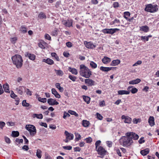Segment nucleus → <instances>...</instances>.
I'll list each match as a JSON object with an SVG mask.
<instances>
[{"label":"nucleus","mask_w":159,"mask_h":159,"mask_svg":"<svg viewBox=\"0 0 159 159\" xmlns=\"http://www.w3.org/2000/svg\"><path fill=\"white\" fill-rule=\"evenodd\" d=\"M80 75L86 78H89L92 75V72L89 69L83 64L80 66Z\"/></svg>","instance_id":"obj_1"},{"label":"nucleus","mask_w":159,"mask_h":159,"mask_svg":"<svg viewBox=\"0 0 159 159\" xmlns=\"http://www.w3.org/2000/svg\"><path fill=\"white\" fill-rule=\"evenodd\" d=\"M120 144L124 147H128L132 145L133 142L129 136H122L119 140Z\"/></svg>","instance_id":"obj_2"},{"label":"nucleus","mask_w":159,"mask_h":159,"mask_svg":"<svg viewBox=\"0 0 159 159\" xmlns=\"http://www.w3.org/2000/svg\"><path fill=\"white\" fill-rule=\"evenodd\" d=\"M11 59L13 64L16 66L17 68H20L22 67L23 61L20 55H16L12 57Z\"/></svg>","instance_id":"obj_3"},{"label":"nucleus","mask_w":159,"mask_h":159,"mask_svg":"<svg viewBox=\"0 0 159 159\" xmlns=\"http://www.w3.org/2000/svg\"><path fill=\"white\" fill-rule=\"evenodd\" d=\"M144 10L146 11L153 13L157 11L158 8L157 5H152L150 4L146 5Z\"/></svg>","instance_id":"obj_4"},{"label":"nucleus","mask_w":159,"mask_h":159,"mask_svg":"<svg viewBox=\"0 0 159 159\" xmlns=\"http://www.w3.org/2000/svg\"><path fill=\"white\" fill-rule=\"evenodd\" d=\"M25 128L29 132L31 136H33L36 134V129L34 125H26Z\"/></svg>","instance_id":"obj_5"},{"label":"nucleus","mask_w":159,"mask_h":159,"mask_svg":"<svg viewBox=\"0 0 159 159\" xmlns=\"http://www.w3.org/2000/svg\"><path fill=\"white\" fill-rule=\"evenodd\" d=\"M119 29L117 28L115 29H105L102 30L101 31L104 34H112L116 31H119Z\"/></svg>","instance_id":"obj_6"},{"label":"nucleus","mask_w":159,"mask_h":159,"mask_svg":"<svg viewBox=\"0 0 159 159\" xmlns=\"http://www.w3.org/2000/svg\"><path fill=\"white\" fill-rule=\"evenodd\" d=\"M125 135L129 136L132 139L134 140L138 139L139 137L138 134L133 132H128L125 134Z\"/></svg>","instance_id":"obj_7"},{"label":"nucleus","mask_w":159,"mask_h":159,"mask_svg":"<svg viewBox=\"0 0 159 159\" xmlns=\"http://www.w3.org/2000/svg\"><path fill=\"white\" fill-rule=\"evenodd\" d=\"M96 150L97 151L98 154L102 156L105 155L107 152L105 149L101 146H100L98 148L96 149Z\"/></svg>","instance_id":"obj_8"},{"label":"nucleus","mask_w":159,"mask_h":159,"mask_svg":"<svg viewBox=\"0 0 159 159\" xmlns=\"http://www.w3.org/2000/svg\"><path fill=\"white\" fill-rule=\"evenodd\" d=\"M121 118L123 120L124 122L125 123L129 124L131 123L132 121V119L130 117L125 115L122 116Z\"/></svg>","instance_id":"obj_9"},{"label":"nucleus","mask_w":159,"mask_h":159,"mask_svg":"<svg viewBox=\"0 0 159 159\" xmlns=\"http://www.w3.org/2000/svg\"><path fill=\"white\" fill-rule=\"evenodd\" d=\"M84 83L85 84L89 86H94L95 84V82L92 79L87 78L84 80Z\"/></svg>","instance_id":"obj_10"},{"label":"nucleus","mask_w":159,"mask_h":159,"mask_svg":"<svg viewBox=\"0 0 159 159\" xmlns=\"http://www.w3.org/2000/svg\"><path fill=\"white\" fill-rule=\"evenodd\" d=\"M73 21L71 19L67 20H63L62 21V23L66 26L70 27L72 26Z\"/></svg>","instance_id":"obj_11"},{"label":"nucleus","mask_w":159,"mask_h":159,"mask_svg":"<svg viewBox=\"0 0 159 159\" xmlns=\"http://www.w3.org/2000/svg\"><path fill=\"white\" fill-rule=\"evenodd\" d=\"M48 102L49 105L51 106L57 105L59 104L58 102L55 99L51 98L48 99Z\"/></svg>","instance_id":"obj_12"},{"label":"nucleus","mask_w":159,"mask_h":159,"mask_svg":"<svg viewBox=\"0 0 159 159\" xmlns=\"http://www.w3.org/2000/svg\"><path fill=\"white\" fill-rule=\"evenodd\" d=\"M25 89V87L23 86H19L18 88H16V90L17 93L20 95H22Z\"/></svg>","instance_id":"obj_13"},{"label":"nucleus","mask_w":159,"mask_h":159,"mask_svg":"<svg viewBox=\"0 0 159 159\" xmlns=\"http://www.w3.org/2000/svg\"><path fill=\"white\" fill-rule=\"evenodd\" d=\"M84 44L85 46L88 48H93L95 47V46L91 42H84Z\"/></svg>","instance_id":"obj_14"},{"label":"nucleus","mask_w":159,"mask_h":159,"mask_svg":"<svg viewBox=\"0 0 159 159\" xmlns=\"http://www.w3.org/2000/svg\"><path fill=\"white\" fill-rule=\"evenodd\" d=\"M42 62H45L49 65H52L54 64L53 61L49 58L43 59L42 60Z\"/></svg>","instance_id":"obj_15"},{"label":"nucleus","mask_w":159,"mask_h":159,"mask_svg":"<svg viewBox=\"0 0 159 159\" xmlns=\"http://www.w3.org/2000/svg\"><path fill=\"white\" fill-rule=\"evenodd\" d=\"M65 134L66 136V138L69 139V140H72L74 138L73 134L69 133L66 131H65Z\"/></svg>","instance_id":"obj_16"},{"label":"nucleus","mask_w":159,"mask_h":159,"mask_svg":"<svg viewBox=\"0 0 159 159\" xmlns=\"http://www.w3.org/2000/svg\"><path fill=\"white\" fill-rule=\"evenodd\" d=\"M38 46L39 48L42 49H44L47 46V43L43 40H41L40 42L38 43Z\"/></svg>","instance_id":"obj_17"},{"label":"nucleus","mask_w":159,"mask_h":159,"mask_svg":"<svg viewBox=\"0 0 159 159\" xmlns=\"http://www.w3.org/2000/svg\"><path fill=\"white\" fill-rule=\"evenodd\" d=\"M51 91L52 93L54 95L56 98H61L60 95L58 93L55 89H52Z\"/></svg>","instance_id":"obj_18"},{"label":"nucleus","mask_w":159,"mask_h":159,"mask_svg":"<svg viewBox=\"0 0 159 159\" xmlns=\"http://www.w3.org/2000/svg\"><path fill=\"white\" fill-rule=\"evenodd\" d=\"M26 57H28L30 60L34 61L35 59L36 56L33 54H32L29 53H26L25 54Z\"/></svg>","instance_id":"obj_19"},{"label":"nucleus","mask_w":159,"mask_h":159,"mask_svg":"<svg viewBox=\"0 0 159 159\" xmlns=\"http://www.w3.org/2000/svg\"><path fill=\"white\" fill-rule=\"evenodd\" d=\"M154 117L152 116H150L148 120V122L149 125L152 126L154 125L155 124L154 122Z\"/></svg>","instance_id":"obj_20"},{"label":"nucleus","mask_w":159,"mask_h":159,"mask_svg":"<svg viewBox=\"0 0 159 159\" xmlns=\"http://www.w3.org/2000/svg\"><path fill=\"white\" fill-rule=\"evenodd\" d=\"M120 60L116 59L113 60L111 63V66H115L120 63Z\"/></svg>","instance_id":"obj_21"},{"label":"nucleus","mask_w":159,"mask_h":159,"mask_svg":"<svg viewBox=\"0 0 159 159\" xmlns=\"http://www.w3.org/2000/svg\"><path fill=\"white\" fill-rule=\"evenodd\" d=\"M113 68V67H105L102 66L100 67V69L102 71L108 72L111 70Z\"/></svg>","instance_id":"obj_22"},{"label":"nucleus","mask_w":159,"mask_h":159,"mask_svg":"<svg viewBox=\"0 0 159 159\" xmlns=\"http://www.w3.org/2000/svg\"><path fill=\"white\" fill-rule=\"evenodd\" d=\"M129 91L125 90H120L118 91V95H128L129 94Z\"/></svg>","instance_id":"obj_23"},{"label":"nucleus","mask_w":159,"mask_h":159,"mask_svg":"<svg viewBox=\"0 0 159 159\" xmlns=\"http://www.w3.org/2000/svg\"><path fill=\"white\" fill-rule=\"evenodd\" d=\"M141 81V80L139 79H137L135 80L130 81L129 83L130 84H137L140 83Z\"/></svg>","instance_id":"obj_24"},{"label":"nucleus","mask_w":159,"mask_h":159,"mask_svg":"<svg viewBox=\"0 0 159 159\" xmlns=\"http://www.w3.org/2000/svg\"><path fill=\"white\" fill-rule=\"evenodd\" d=\"M9 87V84L7 83L3 85V87L4 90V91L6 93H10Z\"/></svg>","instance_id":"obj_25"},{"label":"nucleus","mask_w":159,"mask_h":159,"mask_svg":"<svg viewBox=\"0 0 159 159\" xmlns=\"http://www.w3.org/2000/svg\"><path fill=\"white\" fill-rule=\"evenodd\" d=\"M90 123L89 121L86 120H82V125L84 127H89Z\"/></svg>","instance_id":"obj_26"},{"label":"nucleus","mask_w":159,"mask_h":159,"mask_svg":"<svg viewBox=\"0 0 159 159\" xmlns=\"http://www.w3.org/2000/svg\"><path fill=\"white\" fill-rule=\"evenodd\" d=\"M111 61V59L108 57H105L102 59V62L105 64H107Z\"/></svg>","instance_id":"obj_27"},{"label":"nucleus","mask_w":159,"mask_h":159,"mask_svg":"<svg viewBox=\"0 0 159 159\" xmlns=\"http://www.w3.org/2000/svg\"><path fill=\"white\" fill-rule=\"evenodd\" d=\"M68 70L71 72L72 74L75 75H76L78 74L77 70L74 68H72L71 67H69L68 69Z\"/></svg>","instance_id":"obj_28"},{"label":"nucleus","mask_w":159,"mask_h":159,"mask_svg":"<svg viewBox=\"0 0 159 159\" xmlns=\"http://www.w3.org/2000/svg\"><path fill=\"white\" fill-rule=\"evenodd\" d=\"M20 31L23 34L27 32V28L26 26H21L20 29Z\"/></svg>","instance_id":"obj_29"},{"label":"nucleus","mask_w":159,"mask_h":159,"mask_svg":"<svg viewBox=\"0 0 159 159\" xmlns=\"http://www.w3.org/2000/svg\"><path fill=\"white\" fill-rule=\"evenodd\" d=\"M54 70L56 75L59 76H62L64 74L63 71L61 70H57L55 69Z\"/></svg>","instance_id":"obj_30"},{"label":"nucleus","mask_w":159,"mask_h":159,"mask_svg":"<svg viewBox=\"0 0 159 159\" xmlns=\"http://www.w3.org/2000/svg\"><path fill=\"white\" fill-rule=\"evenodd\" d=\"M149 152V149L148 148H146L141 150L140 151V153L143 156H145Z\"/></svg>","instance_id":"obj_31"},{"label":"nucleus","mask_w":159,"mask_h":159,"mask_svg":"<svg viewBox=\"0 0 159 159\" xmlns=\"http://www.w3.org/2000/svg\"><path fill=\"white\" fill-rule=\"evenodd\" d=\"M140 30L145 32H147L149 31V28L146 25L142 26L140 27Z\"/></svg>","instance_id":"obj_32"},{"label":"nucleus","mask_w":159,"mask_h":159,"mask_svg":"<svg viewBox=\"0 0 159 159\" xmlns=\"http://www.w3.org/2000/svg\"><path fill=\"white\" fill-rule=\"evenodd\" d=\"M32 117L34 118L36 117L37 118L39 119H42L43 118V116L42 114H34L32 115Z\"/></svg>","instance_id":"obj_33"},{"label":"nucleus","mask_w":159,"mask_h":159,"mask_svg":"<svg viewBox=\"0 0 159 159\" xmlns=\"http://www.w3.org/2000/svg\"><path fill=\"white\" fill-rule=\"evenodd\" d=\"M36 97L38 99V100L39 101L43 103H45L47 101V99L45 98H42L39 97L38 94H37Z\"/></svg>","instance_id":"obj_34"},{"label":"nucleus","mask_w":159,"mask_h":159,"mask_svg":"<svg viewBox=\"0 0 159 159\" xmlns=\"http://www.w3.org/2000/svg\"><path fill=\"white\" fill-rule=\"evenodd\" d=\"M130 13L129 11H125L124 12V17L127 20L128 17L130 16Z\"/></svg>","instance_id":"obj_35"},{"label":"nucleus","mask_w":159,"mask_h":159,"mask_svg":"<svg viewBox=\"0 0 159 159\" xmlns=\"http://www.w3.org/2000/svg\"><path fill=\"white\" fill-rule=\"evenodd\" d=\"M83 97L84 101L87 104H88L90 103V98L89 97L85 96H83Z\"/></svg>","instance_id":"obj_36"},{"label":"nucleus","mask_w":159,"mask_h":159,"mask_svg":"<svg viewBox=\"0 0 159 159\" xmlns=\"http://www.w3.org/2000/svg\"><path fill=\"white\" fill-rule=\"evenodd\" d=\"M38 17L39 19H45L46 18V16L44 13L41 12L38 15Z\"/></svg>","instance_id":"obj_37"},{"label":"nucleus","mask_w":159,"mask_h":159,"mask_svg":"<svg viewBox=\"0 0 159 159\" xmlns=\"http://www.w3.org/2000/svg\"><path fill=\"white\" fill-rule=\"evenodd\" d=\"M51 56L54 57V58L57 61H59V58L56 53L55 52H52L51 54Z\"/></svg>","instance_id":"obj_38"},{"label":"nucleus","mask_w":159,"mask_h":159,"mask_svg":"<svg viewBox=\"0 0 159 159\" xmlns=\"http://www.w3.org/2000/svg\"><path fill=\"white\" fill-rule=\"evenodd\" d=\"M90 66L93 69H95L97 67V64L93 61H91L90 63Z\"/></svg>","instance_id":"obj_39"},{"label":"nucleus","mask_w":159,"mask_h":159,"mask_svg":"<svg viewBox=\"0 0 159 159\" xmlns=\"http://www.w3.org/2000/svg\"><path fill=\"white\" fill-rule=\"evenodd\" d=\"M19 135V132L17 131H13L12 132L11 135L12 136L14 137H18Z\"/></svg>","instance_id":"obj_40"},{"label":"nucleus","mask_w":159,"mask_h":159,"mask_svg":"<svg viewBox=\"0 0 159 159\" xmlns=\"http://www.w3.org/2000/svg\"><path fill=\"white\" fill-rule=\"evenodd\" d=\"M68 112L71 115H74L76 117H78L79 116L78 114L74 111L70 110L68 111Z\"/></svg>","instance_id":"obj_41"},{"label":"nucleus","mask_w":159,"mask_h":159,"mask_svg":"<svg viewBox=\"0 0 159 159\" xmlns=\"http://www.w3.org/2000/svg\"><path fill=\"white\" fill-rule=\"evenodd\" d=\"M58 32V29H55L52 32L51 35L53 36H56L57 35Z\"/></svg>","instance_id":"obj_42"},{"label":"nucleus","mask_w":159,"mask_h":159,"mask_svg":"<svg viewBox=\"0 0 159 159\" xmlns=\"http://www.w3.org/2000/svg\"><path fill=\"white\" fill-rule=\"evenodd\" d=\"M10 40L12 43H15L17 40V38L16 37L11 38Z\"/></svg>","instance_id":"obj_43"},{"label":"nucleus","mask_w":159,"mask_h":159,"mask_svg":"<svg viewBox=\"0 0 159 159\" xmlns=\"http://www.w3.org/2000/svg\"><path fill=\"white\" fill-rule=\"evenodd\" d=\"M22 105L23 106L28 107L30 106L29 103L26 102V100H24L22 102Z\"/></svg>","instance_id":"obj_44"},{"label":"nucleus","mask_w":159,"mask_h":159,"mask_svg":"<svg viewBox=\"0 0 159 159\" xmlns=\"http://www.w3.org/2000/svg\"><path fill=\"white\" fill-rule=\"evenodd\" d=\"M41 151L40 150H37L36 152V155L37 157L39 158L41 157Z\"/></svg>","instance_id":"obj_45"},{"label":"nucleus","mask_w":159,"mask_h":159,"mask_svg":"<svg viewBox=\"0 0 159 159\" xmlns=\"http://www.w3.org/2000/svg\"><path fill=\"white\" fill-rule=\"evenodd\" d=\"M69 113L68 112L67 113L66 111H64V112L63 116V118L64 119H66V117H70V115Z\"/></svg>","instance_id":"obj_46"},{"label":"nucleus","mask_w":159,"mask_h":159,"mask_svg":"<svg viewBox=\"0 0 159 159\" xmlns=\"http://www.w3.org/2000/svg\"><path fill=\"white\" fill-rule=\"evenodd\" d=\"M101 141L100 140H98L95 143L96 149L100 146H99L101 145Z\"/></svg>","instance_id":"obj_47"},{"label":"nucleus","mask_w":159,"mask_h":159,"mask_svg":"<svg viewBox=\"0 0 159 159\" xmlns=\"http://www.w3.org/2000/svg\"><path fill=\"white\" fill-rule=\"evenodd\" d=\"M69 79L72 80L73 81L75 82V81L77 78L75 76L72 75H70L69 76Z\"/></svg>","instance_id":"obj_48"},{"label":"nucleus","mask_w":159,"mask_h":159,"mask_svg":"<svg viewBox=\"0 0 159 159\" xmlns=\"http://www.w3.org/2000/svg\"><path fill=\"white\" fill-rule=\"evenodd\" d=\"M142 63V61H141L138 60L133 65V66H137L138 65H141Z\"/></svg>","instance_id":"obj_49"},{"label":"nucleus","mask_w":159,"mask_h":159,"mask_svg":"<svg viewBox=\"0 0 159 159\" xmlns=\"http://www.w3.org/2000/svg\"><path fill=\"white\" fill-rule=\"evenodd\" d=\"M75 135L76 136L75 139L78 141L81 139V135L78 133H75Z\"/></svg>","instance_id":"obj_50"},{"label":"nucleus","mask_w":159,"mask_h":159,"mask_svg":"<svg viewBox=\"0 0 159 159\" xmlns=\"http://www.w3.org/2000/svg\"><path fill=\"white\" fill-rule=\"evenodd\" d=\"M11 97L13 98H15L17 97V96L15 94L13 91H11V93L10 94Z\"/></svg>","instance_id":"obj_51"},{"label":"nucleus","mask_w":159,"mask_h":159,"mask_svg":"<svg viewBox=\"0 0 159 159\" xmlns=\"http://www.w3.org/2000/svg\"><path fill=\"white\" fill-rule=\"evenodd\" d=\"M86 142L87 143H90L92 141V139L91 137H89L85 139Z\"/></svg>","instance_id":"obj_52"},{"label":"nucleus","mask_w":159,"mask_h":159,"mask_svg":"<svg viewBox=\"0 0 159 159\" xmlns=\"http://www.w3.org/2000/svg\"><path fill=\"white\" fill-rule=\"evenodd\" d=\"M137 16V14H135L134 16L133 17H132L130 18H128L127 20L130 22H132L133 21V20L134 19V18H136Z\"/></svg>","instance_id":"obj_53"},{"label":"nucleus","mask_w":159,"mask_h":159,"mask_svg":"<svg viewBox=\"0 0 159 159\" xmlns=\"http://www.w3.org/2000/svg\"><path fill=\"white\" fill-rule=\"evenodd\" d=\"M44 37L46 39H48L49 40H51V36L47 34H46L44 35Z\"/></svg>","instance_id":"obj_54"},{"label":"nucleus","mask_w":159,"mask_h":159,"mask_svg":"<svg viewBox=\"0 0 159 159\" xmlns=\"http://www.w3.org/2000/svg\"><path fill=\"white\" fill-rule=\"evenodd\" d=\"M120 23V20L118 19H115V20L112 21V22H111V25L114 24L116 23L117 24H119Z\"/></svg>","instance_id":"obj_55"},{"label":"nucleus","mask_w":159,"mask_h":159,"mask_svg":"<svg viewBox=\"0 0 159 159\" xmlns=\"http://www.w3.org/2000/svg\"><path fill=\"white\" fill-rule=\"evenodd\" d=\"M96 116L97 118L100 120H102L103 118L102 116L99 113H96Z\"/></svg>","instance_id":"obj_56"},{"label":"nucleus","mask_w":159,"mask_h":159,"mask_svg":"<svg viewBox=\"0 0 159 159\" xmlns=\"http://www.w3.org/2000/svg\"><path fill=\"white\" fill-rule=\"evenodd\" d=\"M131 92L133 94L136 93L138 90L136 88H133L131 90Z\"/></svg>","instance_id":"obj_57"},{"label":"nucleus","mask_w":159,"mask_h":159,"mask_svg":"<svg viewBox=\"0 0 159 159\" xmlns=\"http://www.w3.org/2000/svg\"><path fill=\"white\" fill-rule=\"evenodd\" d=\"M99 106L101 107H104L105 106V102L103 100L101 101H100L99 103Z\"/></svg>","instance_id":"obj_58"},{"label":"nucleus","mask_w":159,"mask_h":159,"mask_svg":"<svg viewBox=\"0 0 159 159\" xmlns=\"http://www.w3.org/2000/svg\"><path fill=\"white\" fill-rule=\"evenodd\" d=\"M5 123L4 122L0 121V128L2 129L3 127L5 126Z\"/></svg>","instance_id":"obj_59"},{"label":"nucleus","mask_w":159,"mask_h":159,"mask_svg":"<svg viewBox=\"0 0 159 159\" xmlns=\"http://www.w3.org/2000/svg\"><path fill=\"white\" fill-rule=\"evenodd\" d=\"M16 142L17 143V144H18L20 143H22L23 142V140L22 139H16Z\"/></svg>","instance_id":"obj_60"},{"label":"nucleus","mask_w":159,"mask_h":159,"mask_svg":"<svg viewBox=\"0 0 159 159\" xmlns=\"http://www.w3.org/2000/svg\"><path fill=\"white\" fill-rule=\"evenodd\" d=\"M26 94L27 95H29V96H31L32 95V92L28 89H26Z\"/></svg>","instance_id":"obj_61"},{"label":"nucleus","mask_w":159,"mask_h":159,"mask_svg":"<svg viewBox=\"0 0 159 159\" xmlns=\"http://www.w3.org/2000/svg\"><path fill=\"white\" fill-rule=\"evenodd\" d=\"M4 139L5 141L7 143H10L11 140L9 138L7 137H5Z\"/></svg>","instance_id":"obj_62"},{"label":"nucleus","mask_w":159,"mask_h":159,"mask_svg":"<svg viewBox=\"0 0 159 159\" xmlns=\"http://www.w3.org/2000/svg\"><path fill=\"white\" fill-rule=\"evenodd\" d=\"M113 7L115 8H116L119 7V3L117 2H115L113 4Z\"/></svg>","instance_id":"obj_63"},{"label":"nucleus","mask_w":159,"mask_h":159,"mask_svg":"<svg viewBox=\"0 0 159 159\" xmlns=\"http://www.w3.org/2000/svg\"><path fill=\"white\" fill-rule=\"evenodd\" d=\"M7 124L8 126H13L15 125L14 123L13 122H8Z\"/></svg>","instance_id":"obj_64"}]
</instances>
